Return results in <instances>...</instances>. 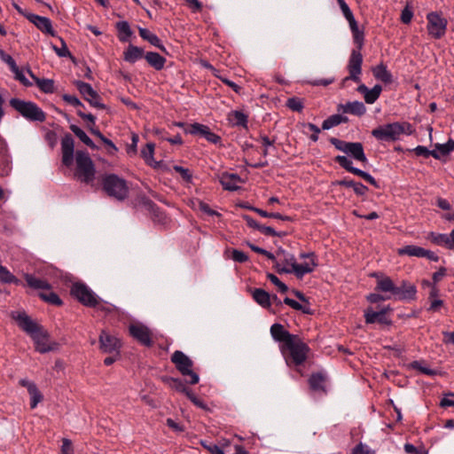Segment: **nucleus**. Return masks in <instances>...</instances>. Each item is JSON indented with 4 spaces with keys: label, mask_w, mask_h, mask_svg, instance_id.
Masks as SVG:
<instances>
[{
    "label": "nucleus",
    "mask_w": 454,
    "mask_h": 454,
    "mask_svg": "<svg viewBox=\"0 0 454 454\" xmlns=\"http://www.w3.org/2000/svg\"><path fill=\"white\" fill-rule=\"evenodd\" d=\"M102 191L116 201L122 202L129 198V187L128 182L114 173H106L101 176Z\"/></svg>",
    "instance_id": "obj_1"
},
{
    "label": "nucleus",
    "mask_w": 454,
    "mask_h": 454,
    "mask_svg": "<svg viewBox=\"0 0 454 454\" xmlns=\"http://www.w3.org/2000/svg\"><path fill=\"white\" fill-rule=\"evenodd\" d=\"M415 132L413 126L408 121H395L380 125L372 130V136L379 141L395 142L400 136H411Z\"/></svg>",
    "instance_id": "obj_2"
},
{
    "label": "nucleus",
    "mask_w": 454,
    "mask_h": 454,
    "mask_svg": "<svg viewBox=\"0 0 454 454\" xmlns=\"http://www.w3.org/2000/svg\"><path fill=\"white\" fill-rule=\"evenodd\" d=\"M277 255L282 258V262L285 265L284 267H281L280 263L276 262L274 267L279 274L294 273L297 278H302L305 274H309L313 271V267H310L308 262L301 264L297 263L295 256L283 248L278 249Z\"/></svg>",
    "instance_id": "obj_3"
},
{
    "label": "nucleus",
    "mask_w": 454,
    "mask_h": 454,
    "mask_svg": "<svg viewBox=\"0 0 454 454\" xmlns=\"http://www.w3.org/2000/svg\"><path fill=\"white\" fill-rule=\"evenodd\" d=\"M280 350L283 355L288 352V356L286 357L288 365L299 366L307 360L310 348L299 335H295V339L291 340L286 346H280Z\"/></svg>",
    "instance_id": "obj_4"
},
{
    "label": "nucleus",
    "mask_w": 454,
    "mask_h": 454,
    "mask_svg": "<svg viewBox=\"0 0 454 454\" xmlns=\"http://www.w3.org/2000/svg\"><path fill=\"white\" fill-rule=\"evenodd\" d=\"M9 104L28 121L43 122L46 120V114L33 101L12 98L10 99Z\"/></svg>",
    "instance_id": "obj_5"
},
{
    "label": "nucleus",
    "mask_w": 454,
    "mask_h": 454,
    "mask_svg": "<svg viewBox=\"0 0 454 454\" xmlns=\"http://www.w3.org/2000/svg\"><path fill=\"white\" fill-rule=\"evenodd\" d=\"M24 278L27 285L30 288L34 290H42V292L39 293V297L43 301L55 306H61L63 304L59 296L55 292L51 291V286L47 280L38 278L28 273H26Z\"/></svg>",
    "instance_id": "obj_6"
},
{
    "label": "nucleus",
    "mask_w": 454,
    "mask_h": 454,
    "mask_svg": "<svg viewBox=\"0 0 454 454\" xmlns=\"http://www.w3.org/2000/svg\"><path fill=\"white\" fill-rule=\"evenodd\" d=\"M75 162L74 175L78 180L86 184H92L95 179L96 168L90 154L85 151L78 150L75 153Z\"/></svg>",
    "instance_id": "obj_7"
},
{
    "label": "nucleus",
    "mask_w": 454,
    "mask_h": 454,
    "mask_svg": "<svg viewBox=\"0 0 454 454\" xmlns=\"http://www.w3.org/2000/svg\"><path fill=\"white\" fill-rule=\"evenodd\" d=\"M176 369L186 377L185 382L190 385H195L200 381L199 374L192 370L193 361L181 350H176L170 357Z\"/></svg>",
    "instance_id": "obj_8"
},
{
    "label": "nucleus",
    "mask_w": 454,
    "mask_h": 454,
    "mask_svg": "<svg viewBox=\"0 0 454 454\" xmlns=\"http://www.w3.org/2000/svg\"><path fill=\"white\" fill-rule=\"evenodd\" d=\"M70 294L88 308H96L100 301V298L82 282L74 283L71 286Z\"/></svg>",
    "instance_id": "obj_9"
},
{
    "label": "nucleus",
    "mask_w": 454,
    "mask_h": 454,
    "mask_svg": "<svg viewBox=\"0 0 454 454\" xmlns=\"http://www.w3.org/2000/svg\"><path fill=\"white\" fill-rule=\"evenodd\" d=\"M329 142L339 151L348 154L354 160L367 163L364 145L360 142H346L336 137H330Z\"/></svg>",
    "instance_id": "obj_10"
},
{
    "label": "nucleus",
    "mask_w": 454,
    "mask_h": 454,
    "mask_svg": "<svg viewBox=\"0 0 454 454\" xmlns=\"http://www.w3.org/2000/svg\"><path fill=\"white\" fill-rule=\"evenodd\" d=\"M428 35L434 39H441L446 33L448 21L436 12H431L427 15Z\"/></svg>",
    "instance_id": "obj_11"
},
{
    "label": "nucleus",
    "mask_w": 454,
    "mask_h": 454,
    "mask_svg": "<svg viewBox=\"0 0 454 454\" xmlns=\"http://www.w3.org/2000/svg\"><path fill=\"white\" fill-rule=\"evenodd\" d=\"M363 55L359 50H352L348 59L347 68L349 73V76L345 77L342 80L341 85L345 86V83L348 80H352L355 82H360V74L362 73Z\"/></svg>",
    "instance_id": "obj_12"
},
{
    "label": "nucleus",
    "mask_w": 454,
    "mask_h": 454,
    "mask_svg": "<svg viewBox=\"0 0 454 454\" xmlns=\"http://www.w3.org/2000/svg\"><path fill=\"white\" fill-rule=\"evenodd\" d=\"M334 161L338 163L341 168H343L345 170L348 171L349 173H352L361 178H363L364 181L374 186L375 188H380V184L376 181V179L368 172H365L358 168H356L353 166L352 160H349L345 155H337L334 158Z\"/></svg>",
    "instance_id": "obj_13"
},
{
    "label": "nucleus",
    "mask_w": 454,
    "mask_h": 454,
    "mask_svg": "<svg viewBox=\"0 0 454 454\" xmlns=\"http://www.w3.org/2000/svg\"><path fill=\"white\" fill-rule=\"evenodd\" d=\"M130 336L141 345L150 348L153 345L151 330L143 324H131L129 326Z\"/></svg>",
    "instance_id": "obj_14"
},
{
    "label": "nucleus",
    "mask_w": 454,
    "mask_h": 454,
    "mask_svg": "<svg viewBox=\"0 0 454 454\" xmlns=\"http://www.w3.org/2000/svg\"><path fill=\"white\" fill-rule=\"evenodd\" d=\"M185 132L193 136L203 137L207 142L214 145H218L222 141L221 137L212 132L208 126L199 122L190 124L189 127L185 129Z\"/></svg>",
    "instance_id": "obj_15"
},
{
    "label": "nucleus",
    "mask_w": 454,
    "mask_h": 454,
    "mask_svg": "<svg viewBox=\"0 0 454 454\" xmlns=\"http://www.w3.org/2000/svg\"><path fill=\"white\" fill-rule=\"evenodd\" d=\"M393 297L395 300L411 301L417 298V287L414 284L402 280L399 286L395 285Z\"/></svg>",
    "instance_id": "obj_16"
},
{
    "label": "nucleus",
    "mask_w": 454,
    "mask_h": 454,
    "mask_svg": "<svg viewBox=\"0 0 454 454\" xmlns=\"http://www.w3.org/2000/svg\"><path fill=\"white\" fill-rule=\"evenodd\" d=\"M99 348L103 353L120 355L121 341L119 338L102 331L98 338Z\"/></svg>",
    "instance_id": "obj_17"
},
{
    "label": "nucleus",
    "mask_w": 454,
    "mask_h": 454,
    "mask_svg": "<svg viewBox=\"0 0 454 454\" xmlns=\"http://www.w3.org/2000/svg\"><path fill=\"white\" fill-rule=\"evenodd\" d=\"M12 318L17 322L19 327L29 336L33 335L43 326L35 322L26 312L12 313Z\"/></svg>",
    "instance_id": "obj_18"
},
{
    "label": "nucleus",
    "mask_w": 454,
    "mask_h": 454,
    "mask_svg": "<svg viewBox=\"0 0 454 454\" xmlns=\"http://www.w3.org/2000/svg\"><path fill=\"white\" fill-rule=\"evenodd\" d=\"M62 163L70 167L74 161V141L73 137L67 133L61 139Z\"/></svg>",
    "instance_id": "obj_19"
},
{
    "label": "nucleus",
    "mask_w": 454,
    "mask_h": 454,
    "mask_svg": "<svg viewBox=\"0 0 454 454\" xmlns=\"http://www.w3.org/2000/svg\"><path fill=\"white\" fill-rule=\"evenodd\" d=\"M25 17L43 33L55 36V31L49 18L34 13L25 14Z\"/></svg>",
    "instance_id": "obj_20"
},
{
    "label": "nucleus",
    "mask_w": 454,
    "mask_h": 454,
    "mask_svg": "<svg viewBox=\"0 0 454 454\" xmlns=\"http://www.w3.org/2000/svg\"><path fill=\"white\" fill-rule=\"evenodd\" d=\"M272 339L281 343L280 346H286L291 340L295 339L296 334L290 333L285 329L284 325L278 323H275L270 326V329Z\"/></svg>",
    "instance_id": "obj_21"
},
{
    "label": "nucleus",
    "mask_w": 454,
    "mask_h": 454,
    "mask_svg": "<svg viewBox=\"0 0 454 454\" xmlns=\"http://www.w3.org/2000/svg\"><path fill=\"white\" fill-rule=\"evenodd\" d=\"M389 307L383 308L380 311H374L372 308H368L364 311V319L366 324L379 323L381 325H390L391 321L387 317V311Z\"/></svg>",
    "instance_id": "obj_22"
},
{
    "label": "nucleus",
    "mask_w": 454,
    "mask_h": 454,
    "mask_svg": "<svg viewBox=\"0 0 454 454\" xmlns=\"http://www.w3.org/2000/svg\"><path fill=\"white\" fill-rule=\"evenodd\" d=\"M35 342V350L41 354L51 351L53 348L49 344V335L43 327L30 336Z\"/></svg>",
    "instance_id": "obj_23"
},
{
    "label": "nucleus",
    "mask_w": 454,
    "mask_h": 454,
    "mask_svg": "<svg viewBox=\"0 0 454 454\" xmlns=\"http://www.w3.org/2000/svg\"><path fill=\"white\" fill-rule=\"evenodd\" d=\"M337 111L342 114H350L356 116H362L366 112V107L363 102L353 101L347 104H340L337 106Z\"/></svg>",
    "instance_id": "obj_24"
},
{
    "label": "nucleus",
    "mask_w": 454,
    "mask_h": 454,
    "mask_svg": "<svg viewBox=\"0 0 454 454\" xmlns=\"http://www.w3.org/2000/svg\"><path fill=\"white\" fill-rule=\"evenodd\" d=\"M12 170V158L8 152L7 144L2 142L0 145V176H6Z\"/></svg>",
    "instance_id": "obj_25"
},
{
    "label": "nucleus",
    "mask_w": 454,
    "mask_h": 454,
    "mask_svg": "<svg viewBox=\"0 0 454 454\" xmlns=\"http://www.w3.org/2000/svg\"><path fill=\"white\" fill-rule=\"evenodd\" d=\"M220 183L224 190L237 191L242 180L238 174L223 172L220 176Z\"/></svg>",
    "instance_id": "obj_26"
},
{
    "label": "nucleus",
    "mask_w": 454,
    "mask_h": 454,
    "mask_svg": "<svg viewBox=\"0 0 454 454\" xmlns=\"http://www.w3.org/2000/svg\"><path fill=\"white\" fill-rule=\"evenodd\" d=\"M357 91L364 95V101L367 104H373L380 98L382 87L380 84H375L372 89H369L366 85L361 84L358 86Z\"/></svg>",
    "instance_id": "obj_27"
},
{
    "label": "nucleus",
    "mask_w": 454,
    "mask_h": 454,
    "mask_svg": "<svg viewBox=\"0 0 454 454\" xmlns=\"http://www.w3.org/2000/svg\"><path fill=\"white\" fill-rule=\"evenodd\" d=\"M138 201L140 205L153 215L154 220L157 219L160 222L164 220L165 215L152 200L146 196H140L138 197Z\"/></svg>",
    "instance_id": "obj_28"
},
{
    "label": "nucleus",
    "mask_w": 454,
    "mask_h": 454,
    "mask_svg": "<svg viewBox=\"0 0 454 454\" xmlns=\"http://www.w3.org/2000/svg\"><path fill=\"white\" fill-rule=\"evenodd\" d=\"M142 58H145V51L138 46L129 44L123 51V59L126 62L133 64Z\"/></svg>",
    "instance_id": "obj_29"
},
{
    "label": "nucleus",
    "mask_w": 454,
    "mask_h": 454,
    "mask_svg": "<svg viewBox=\"0 0 454 454\" xmlns=\"http://www.w3.org/2000/svg\"><path fill=\"white\" fill-rule=\"evenodd\" d=\"M372 74L376 80L386 84L393 82L392 74L387 70V66L383 63H380L372 68Z\"/></svg>",
    "instance_id": "obj_30"
},
{
    "label": "nucleus",
    "mask_w": 454,
    "mask_h": 454,
    "mask_svg": "<svg viewBox=\"0 0 454 454\" xmlns=\"http://www.w3.org/2000/svg\"><path fill=\"white\" fill-rule=\"evenodd\" d=\"M145 59L150 67H153L157 71H160L164 68L167 61L166 58L154 51H148L145 54Z\"/></svg>",
    "instance_id": "obj_31"
},
{
    "label": "nucleus",
    "mask_w": 454,
    "mask_h": 454,
    "mask_svg": "<svg viewBox=\"0 0 454 454\" xmlns=\"http://www.w3.org/2000/svg\"><path fill=\"white\" fill-rule=\"evenodd\" d=\"M154 148L155 145L153 143L146 144L145 147L141 150V157L148 166L153 168H159L160 167V161H155L153 159Z\"/></svg>",
    "instance_id": "obj_32"
},
{
    "label": "nucleus",
    "mask_w": 454,
    "mask_h": 454,
    "mask_svg": "<svg viewBox=\"0 0 454 454\" xmlns=\"http://www.w3.org/2000/svg\"><path fill=\"white\" fill-rule=\"evenodd\" d=\"M139 35L145 41L149 42L152 45L160 49L162 51H166L164 45L161 43V40L158 37L157 35L152 33L149 29L139 27L138 29Z\"/></svg>",
    "instance_id": "obj_33"
},
{
    "label": "nucleus",
    "mask_w": 454,
    "mask_h": 454,
    "mask_svg": "<svg viewBox=\"0 0 454 454\" xmlns=\"http://www.w3.org/2000/svg\"><path fill=\"white\" fill-rule=\"evenodd\" d=\"M253 299L256 303L265 309L270 307V295L262 288H255L252 292Z\"/></svg>",
    "instance_id": "obj_34"
},
{
    "label": "nucleus",
    "mask_w": 454,
    "mask_h": 454,
    "mask_svg": "<svg viewBox=\"0 0 454 454\" xmlns=\"http://www.w3.org/2000/svg\"><path fill=\"white\" fill-rule=\"evenodd\" d=\"M325 376L321 372L312 373L309 379V387L313 391L325 392Z\"/></svg>",
    "instance_id": "obj_35"
},
{
    "label": "nucleus",
    "mask_w": 454,
    "mask_h": 454,
    "mask_svg": "<svg viewBox=\"0 0 454 454\" xmlns=\"http://www.w3.org/2000/svg\"><path fill=\"white\" fill-rule=\"evenodd\" d=\"M348 121H349L348 118L345 115L339 114H333V115L329 116L328 118H326L323 121L322 129L327 130V129L336 127L341 123H347V122H348Z\"/></svg>",
    "instance_id": "obj_36"
},
{
    "label": "nucleus",
    "mask_w": 454,
    "mask_h": 454,
    "mask_svg": "<svg viewBox=\"0 0 454 454\" xmlns=\"http://www.w3.org/2000/svg\"><path fill=\"white\" fill-rule=\"evenodd\" d=\"M116 29L118 31V38L121 43H127L129 41L130 36L133 32L130 28V26L128 21L122 20L119 21L115 25Z\"/></svg>",
    "instance_id": "obj_37"
},
{
    "label": "nucleus",
    "mask_w": 454,
    "mask_h": 454,
    "mask_svg": "<svg viewBox=\"0 0 454 454\" xmlns=\"http://www.w3.org/2000/svg\"><path fill=\"white\" fill-rule=\"evenodd\" d=\"M395 284L391 278L385 276L380 277L376 283L375 290L381 293H390L393 295Z\"/></svg>",
    "instance_id": "obj_38"
},
{
    "label": "nucleus",
    "mask_w": 454,
    "mask_h": 454,
    "mask_svg": "<svg viewBox=\"0 0 454 454\" xmlns=\"http://www.w3.org/2000/svg\"><path fill=\"white\" fill-rule=\"evenodd\" d=\"M428 239L434 245L445 247L446 248L451 250L450 235L448 234L436 233L432 231L428 234Z\"/></svg>",
    "instance_id": "obj_39"
},
{
    "label": "nucleus",
    "mask_w": 454,
    "mask_h": 454,
    "mask_svg": "<svg viewBox=\"0 0 454 454\" xmlns=\"http://www.w3.org/2000/svg\"><path fill=\"white\" fill-rule=\"evenodd\" d=\"M424 249L421 247H418L415 245H407L397 250L398 255H408V256H415L419 258L423 257Z\"/></svg>",
    "instance_id": "obj_40"
},
{
    "label": "nucleus",
    "mask_w": 454,
    "mask_h": 454,
    "mask_svg": "<svg viewBox=\"0 0 454 454\" xmlns=\"http://www.w3.org/2000/svg\"><path fill=\"white\" fill-rule=\"evenodd\" d=\"M161 380L165 384L168 385L169 387L176 392L184 394V392L186 391L187 386L185 385V382L179 378L163 376Z\"/></svg>",
    "instance_id": "obj_41"
},
{
    "label": "nucleus",
    "mask_w": 454,
    "mask_h": 454,
    "mask_svg": "<svg viewBox=\"0 0 454 454\" xmlns=\"http://www.w3.org/2000/svg\"><path fill=\"white\" fill-rule=\"evenodd\" d=\"M228 120L233 126L247 127V115L240 111H232L229 114Z\"/></svg>",
    "instance_id": "obj_42"
},
{
    "label": "nucleus",
    "mask_w": 454,
    "mask_h": 454,
    "mask_svg": "<svg viewBox=\"0 0 454 454\" xmlns=\"http://www.w3.org/2000/svg\"><path fill=\"white\" fill-rule=\"evenodd\" d=\"M70 129L74 132V134L87 146L91 149H96V145L94 142L88 137V135L77 125L71 124Z\"/></svg>",
    "instance_id": "obj_43"
},
{
    "label": "nucleus",
    "mask_w": 454,
    "mask_h": 454,
    "mask_svg": "<svg viewBox=\"0 0 454 454\" xmlns=\"http://www.w3.org/2000/svg\"><path fill=\"white\" fill-rule=\"evenodd\" d=\"M34 81L41 91L47 94L54 92V81L52 79L34 77Z\"/></svg>",
    "instance_id": "obj_44"
},
{
    "label": "nucleus",
    "mask_w": 454,
    "mask_h": 454,
    "mask_svg": "<svg viewBox=\"0 0 454 454\" xmlns=\"http://www.w3.org/2000/svg\"><path fill=\"white\" fill-rule=\"evenodd\" d=\"M434 150H436L440 153V159L442 156L449 155L451 152H454V140L450 138L444 144H435Z\"/></svg>",
    "instance_id": "obj_45"
},
{
    "label": "nucleus",
    "mask_w": 454,
    "mask_h": 454,
    "mask_svg": "<svg viewBox=\"0 0 454 454\" xmlns=\"http://www.w3.org/2000/svg\"><path fill=\"white\" fill-rule=\"evenodd\" d=\"M412 151L417 156H422L424 158H428L429 156H432L435 160H440V153L434 149L429 150L426 146L418 145L414 149H412Z\"/></svg>",
    "instance_id": "obj_46"
},
{
    "label": "nucleus",
    "mask_w": 454,
    "mask_h": 454,
    "mask_svg": "<svg viewBox=\"0 0 454 454\" xmlns=\"http://www.w3.org/2000/svg\"><path fill=\"white\" fill-rule=\"evenodd\" d=\"M74 85L84 99L95 94V90L90 83L82 81H75Z\"/></svg>",
    "instance_id": "obj_47"
},
{
    "label": "nucleus",
    "mask_w": 454,
    "mask_h": 454,
    "mask_svg": "<svg viewBox=\"0 0 454 454\" xmlns=\"http://www.w3.org/2000/svg\"><path fill=\"white\" fill-rule=\"evenodd\" d=\"M286 105L289 109L297 113H301L304 108L302 99L296 97L289 98Z\"/></svg>",
    "instance_id": "obj_48"
},
{
    "label": "nucleus",
    "mask_w": 454,
    "mask_h": 454,
    "mask_svg": "<svg viewBox=\"0 0 454 454\" xmlns=\"http://www.w3.org/2000/svg\"><path fill=\"white\" fill-rule=\"evenodd\" d=\"M91 106L98 108V109H106V106L101 102V97L100 95L95 90V94L88 97L85 98Z\"/></svg>",
    "instance_id": "obj_49"
},
{
    "label": "nucleus",
    "mask_w": 454,
    "mask_h": 454,
    "mask_svg": "<svg viewBox=\"0 0 454 454\" xmlns=\"http://www.w3.org/2000/svg\"><path fill=\"white\" fill-rule=\"evenodd\" d=\"M411 367L420 372L425 375L434 376L437 374V372L435 370L424 366L419 361H413L411 364Z\"/></svg>",
    "instance_id": "obj_50"
},
{
    "label": "nucleus",
    "mask_w": 454,
    "mask_h": 454,
    "mask_svg": "<svg viewBox=\"0 0 454 454\" xmlns=\"http://www.w3.org/2000/svg\"><path fill=\"white\" fill-rule=\"evenodd\" d=\"M30 395V408L35 409L37 404L42 402L43 396L40 390L38 389L37 386L33 388L30 392H28Z\"/></svg>",
    "instance_id": "obj_51"
},
{
    "label": "nucleus",
    "mask_w": 454,
    "mask_h": 454,
    "mask_svg": "<svg viewBox=\"0 0 454 454\" xmlns=\"http://www.w3.org/2000/svg\"><path fill=\"white\" fill-rule=\"evenodd\" d=\"M258 231L261 233H262V234H264L266 236H270V237L283 238V237L286 236V234H287L286 231H277L272 227L265 226V225H262V224H261V226L259 227Z\"/></svg>",
    "instance_id": "obj_52"
},
{
    "label": "nucleus",
    "mask_w": 454,
    "mask_h": 454,
    "mask_svg": "<svg viewBox=\"0 0 454 454\" xmlns=\"http://www.w3.org/2000/svg\"><path fill=\"white\" fill-rule=\"evenodd\" d=\"M266 277L273 285L278 288L280 293L285 294L288 291V286L273 273H267Z\"/></svg>",
    "instance_id": "obj_53"
},
{
    "label": "nucleus",
    "mask_w": 454,
    "mask_h": 454,
    "mask_svg": "<svg viewBox=\"0 0 454 454\" xmlns=\"http://www.w3.org/2000/svg\"><path fill=\"white\" fill-rule=\"evenodd\" d=\"M353 41L356 45L355 50L362 51L364 43V29H360L359 31L353 32Z\"/></svg>",
    "instance_id": "obj_54"
},
{
    "label": "nucleus",
    "mask_w": 454,
    "mask_h": 454,
    "mask_svg": "<svg viewBox=\"0 0 454 454\" xmlns=\"http://www.w3.org/2000/svg\"><path fill=\"white\" fill-rule=\"evenodd\" d=\"M59 41L61 43V47L59 48L57 47L56 45H53L52 44V49L53 51L56 52V54L60 57V58H64V57H71V52L69 51V50L67 49V46L66 44V42L64 41L63 38L59 37Z\"/></svg>",
    "instance_id": "obj_55"
},
{
    "label": "nucleus",
    "mask_w": 454,
    "mask_h": 454,
    "mask_svg": "<svg viewBox=\"0 0 454 454\" xmlns=\"http://www.w3.org/2000/svg\"><path fill=\"white\" fill-rule=\"evenodd\" d=\"M173 169L178 173L182 179L186 182V183H191L192 180V175L191 173V171L188 169V168H185L182 166H178V165H175L173 167Z\"/></svg>",
    "instance_id": "obj_56"
},
{
    "label": "nucleus",
    "mask_w": 454,
    "mask_h": 454,
    "mask_svg": "<svg viewBox=\"0 0 454 454\" xmlns=\"http://www.w3.org/2000/svg\"><path fill=\"white\" fill-rule=\"evenodd\" d=\"M11 71L14 74V78L21 84L26 87L32 86V82L24 75L23 71L20 70L18 66H16V69H12Z\"/></svg>",
    "instance_id": "obj_57"
},
{
    "label": "nucleus",
    "mask_w": 454,
    "mask_h": 454,
    "mask_svg": "<svg viewBox=\"0 0 454 454\" xmlns=\"http://www.w3.org/2000/svg\"><path fill=\"white\" fill-rule=\"evenodd\" d=\"M184 394L189 398V400L197 407L206 408L205 403L202 400L198 398L195 394L187 387L186 391Z\"/></svg>",
    "instance_id": "obj_58"
},
{
    "label": "nucleus",
    "mask_w": 454,
    "mask_h": 454,
    "mask_svg": "<svg viewBox=\"0 0 454 454\" xmlns=\"http://www.w3.org/2000/svg\"><path fill=\"white\" fill-rule=\"evenodd\" d=\"M184 394L189 398V400L197 407L206 408L205 403L202 400L198 398L195 394L187 387L186 391Z\"/></svg>",
    "instance_id": "obj_59"
},
{
    "label": "nucleus",
    "mask_w": 454,
    "mask_h": 454,
    "mask_svg": "<svg viewBox=\"0 0 454 454\" xmlns=\"http://www.w3.org/2000/svg\"><path fill=\"white\" fill-rule=\"evenodd\" d=\"M201 444L210 454H224L223 449L212 442H202Z\"/></svg>",
    "instance_id": "obj_60"
},
{
    "label": "nucleus",
    "mask_w": 454,
    "mask_h": 454,
    "mask_svg": "<svg viewBox=\"0 0 454 454\" xmlns=\"http://www.w3.org/2000/svg\"><path fill=\"white\" fill-rule=\"evenodd\" d=\"M62 98L67 104L73 106L74 107H84V105L81 102V100L73 95L64 94Z\"/></svg>",
    "instance_id": "obj_61"
},
{
    "label": "nucleus",
    "mask_w": 454,
    "mask_h": 454,
    "mask_svg": "<svg viewBox=\"0 0 454 454\" xmlns=\"http://www.w3.org/2000/svg\"><path fill=\"white\" fill-rule=\"evenodd\" d=\"M231 259L234 262L243 263L248 261V256L243 251L233 249L231 251Z\"/></svg>",
    "instance_id": "obj_62"
},
{
    "label": "nucleus",
    "mask_w": 454,
    "mask_h": 454,
    "mask_svg": "<svg viewBox=\"0 0 454 454\" xmlns=\"http://www.w3.org/2000/svg\"><path fill=\"white\" fill-rule=\"evenodd\" d=\"M198 207L200 211H202L203 213H205L208 215H217V216L221 215L220 213H218L217 211H215L214 209H211L209 205L202 200L198 201Z\"/></svg>",
    "instance_id": "obj_63"
},
{
    "label": "nucleus",
    "mask_w": 454,
    "mask_h": 454,
    "mask_svg": "<svg viewBox=\"0 0 454 454\" xmlns=\"http://www.w3.org/2000/svg\"><path fill=\"white\" fill-rule=\"evenodd\" d=\"M352 454H374L365 444L359 442L352 450Z\"/></svg>",
    "instance_id": "obj_64"
}]
</instances>
